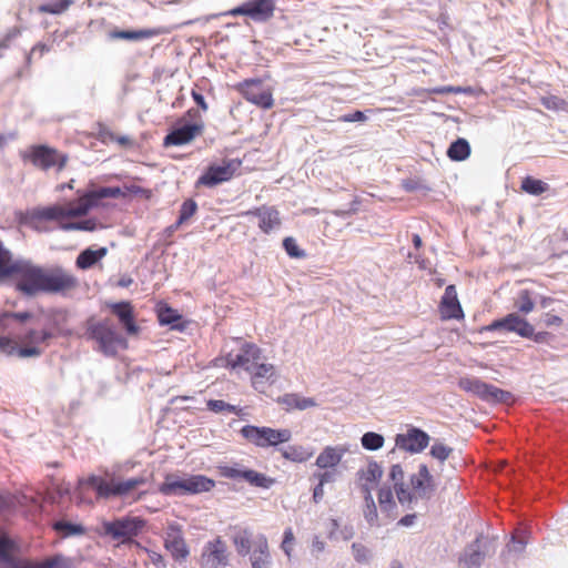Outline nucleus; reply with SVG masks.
I'll return each mask as SVG.
<instances>
[{
	"instance_id": "f257e3e1",
	"label": "nucleus",
	"mask_w": 568,
	"mask_h": 568,
	"mask_svg": "<svg viewBox=\"0 0 568 568\" xmlns=\"http://www.w3.org/2000/svg\"><path fill=\"white\" fill-rule=\"evenodd\" d=\"M16 274L20 277L18 290L28 296H34L40 292L60 293L78 285L77 277L62 267L47 271L23 260Z\"/></svg>"
},
{
	"instance_id": "f03ea898",
	"label": "nucleus",
	"mask_w": 568,
	"mask_h": 568,
	"mask_svg": "<svg viewBox=\"0 0 568 568\" xmlns=\"http://www.w3.org/2000/svg\"><path fill=\"white\" fill-rule=\"evenodd\" d=\"M215 481L204 475H176L168 474L159 486V491L164 496L181 497L210 491Z\"/></svg>"
},
{
	"instance_id": "7ed1b4c3",
	"label": "nucleus",
	"mask_w": 568,
	"mask_h": 568,
	"mask_svg": "<svg viewBox=\"0 0 568 568\" xmlns=\"http://www.w3.org/2000/svg\"><path fill=\"white\" fill-rule=\"evenodd\" d=\"M89 338L98 343V349L105 356H115L119 348H126V339L118 332L109 318L101 321H88Z\"/></svg>"
},
{
	"instance_id": "20e7f679",
	"label": "nucleus",
	"mask_w": 568,
	"mask_h": 568,
	"mask_svg": "<svg viewBox=\"0 0 568 568\" xmlns=\"http://www.w3.org/2000/svg\"><path fill=\"white\" fill-rule=\"evenodd\" d=\"M144 526L145 520L140 517L122 516L113 520H103L99 534L126 544L138 536Z\"/></svg>"
},
{
	"instance_id": "39448f33",
	"label": "nucleus",
	"mask_w": 568,
	"mask_h": 568,
	"mask_svg": "<svg viewBox=\"0 0 568 568\" xmlns=\"http://www.w3.org/2000/svg\"><path fill=\"white\" fill-rule=\"evenodd\" d=\"M488 331L503 329L505 332L516 333L521 337L531 338L536 343H547L550 337L548 332L535 333L534 326L518 313H509L506 316L494 321L487 326Z\"/></svg>"
},
{
	"instance_id": "423d86ee",
	"label": "nucleus",
	"mask_w": 568,
	"mask_h": 568,
	"mask_svg": "<svg viewBox=\"0 0 568 568\" xmlns=\"http://www.w3.org/2000/svg\"><path fill=\"white\" fill-rule=\"evenodd\" d=\"M409 481V495L413 497V500L410 503H405V505L402 506L406 509L413 510L419 499L429 500L434 496L437 485L435 477L432 475L426 464L418 465L417 473L410 476Z\"/></svg>"
},
{
	"instance_id": "0eeeda50",
	"label": "nucleus",
	"mask_w": 568,
	"mask_h": 568,
	"mask_svg": "<svg viewBox=\"0 0 568 568\" xmlns=\"http://www.w3.org/2000/svg\"><path fill=\"white\" fill-rule=\"evenodd\" d=\"M458 386L463 390L470 393L490 404H507L513 400L511 393L500 389L477 377H463L459 379Z\"/></svg>"
},
{
	"instance_id": "6e6552de",
	"label": "nucleus",
	"mask_w": 568,
	"mask_h": 568,
	"mask_svg": "<svg viewBox=\"0 0 568 568\" xmlns=\"http://www.w3.org/2000/svg\"><path fill=\"white\" fill-rule=\"evenodd\" d=\"M185 115L193 122H183L174 126L165 135L163 141L164 146L187 144L203 131L204 124L197 110L190 109Z\"/></svg>"
},
{
	"instance_id": "1a4fd4ad",
	"label": "nucleus",
	"mask_w": 568,
	"mask_h": 568,
	"mask_svg": "<svg viewBox=\"0 0 568 568\" xmlns=\"http://www.w3.org/2000/svg\"><path fill=\"white\" fill-rule=\"evenodd\" d=\"M89 213V205L81 204L80 199L77 203H69L68 205H49L43 207H36L30 212L32 220L59 221L62 223L64 219L80 217Z\"/></svg>"
},
{
	"instance_id": "9d476101",
	"label": "nucleus",
	"mask_w": 568,
	"mask_h": 568,
	"mask_svg": "<svg viewBox=\"0 0 568 568\" xmlns=\"http://www.w3.org/2000/svg\"><path fill=\"white\" fill-rule=\"evenodd\" d=\"M496 551V541L494 538L483 535L467 545L459 557L462 568H480L487 556H491Z\"/></svg>"
},
{
	"instance_id": "9b49d317",
	"label": "nucleus",
	"mask_w": 568,
	"mask_h": 568,
	"mask_svg": "<svg viewBox=\"0 0 568 568\" xmlns=\"http://www.w3.org/2000/svg\"><path fill=\"white\" fill-rule=\"evenodd\" d=\"M85 483L97 490L99 497L109 498L111 496L126 495L131 490L143 485L145 479L143 477H135L110 484L97 475H91L88 477Z\"/></svg>"
},
{
	"instance_id": "f8f14e48",
	"label": "nucleus",
	"mask_w": 568,
	"mask_h": 568,
	"mask_svg": "<svg viewBox=\"0 0 568 568\" xmlns=\"http://www.w3.org/2000/svg\"><path fill=\"white\" fill-rule=\"evenodd\" d=\"M240 166L241 161L239 160H224L221 164L213 163L197 179L195 186L214 187L230 181Z\"/></svg>"
},
{
	"instance_id": "ddd939ff",
	"label": "nucleus",
	"mask_w": 568,
	"mask_h": 568,
	"mask_svg": "<svg viewBox=\"0 0 568 568\" xmlns=\"http://www.w3.org/2000/svg\"><path fill=\"white\" fill-rule=\"evenodd\" d=\"M23 159L30 160L34 166L44 171L53 166L61 171L68 162L67 154L59 153L55 149L42 144L31 146L29 153L23 154Z\"/></svg>"
},
{
	"instance_id": "4468645a",
	"label": "nucleus",
	"mask_w": 568,
	"mask_h": 568,
	"mask_svg": "<svg viewBox=\"0 0 568 568\" xmlns=\"http://www.w3.org/2000/svg\"><path fill=\"white\" fill-rule=\"evenodd\" d=\"M275 11L274 0H247L229 11L231 16H246L254 22L263 23L271 20Z\"/></svg>"
},
{
	"instance_id": "2eb2a0df",
	"label": "nucleus",
	"mask_w": 568,
	"mask_h": 568,
	"mask_svg": "<svg viewBox=\"0 0 568 568\" xmlns=\"http://www.w3.org/2000/svg\"><path fill=\"white\" fill-rule=\"evenodd\" d=\"M221 475L233 480H244L251 486L265 489L271 488L275 483V479L267 477L266 475L256 470L245 468L240 464L221 467Z\"/></svg>"
},
{
	"instance_id": "dca6fc26",
	"label": "nucleus",
	"mask_w": 568,
	"mask_h": 568,
	"mask_svg": "<svg viewBox=\"0 0 568 568\" xmlns=\"http://www.w3.org/2000/svg\"><path fill=\"white\" fill-rule=\"evenodd\" d=\"M239 90L246 101L262 109H271L274 104L271 90L265 89L258 79L244 80L239 84Z\"/></svg>"
},
{
	"instance_id": "f3484780",
	"label": "nucleus",
	"mask_w": 568,
	"mask_h": 568,
	"mask_svg": "<svg viewBox=\"0 0 568 568\" xmlns=\"http://www.w3.org/2000/svg\"><path fill=\"white\" fill-rule=\"evenodd\" d=\"M430 436L423 429L409 426L403 434H397L395 445L404 452L418 454L423 452L429 444Z\"/></svg>"
},
{
	"instance_id": "a211bd4d",
	"label": "nucleus",
	"mask_w": 568,
	"mask_h": 568,
	"mask_svg": "<svg viewBox=\"0 0 568 568\" xmlns=\"http://www.w3.org/2000/svg\"><path fill=\"white\" fill-rule=\"evenodd\" d=\"M200 564L201 568H224L229 564L227 547L220 537L205 544Z\"/></svg>"
},
{
	"instance_id": "6ab92c4d",
	"label": "nucleus",
	"mask_w": 568,
	"mask_h": 568,
	"mask_svg": "<svg viewBox=\"0 0 568 568\" xmlns=\"http://www.w3.org/2000/svg\"><path fill=\"white\" fill-rule=\"evenodd\" d=\"M164 546L176 561H184L190 554L181 526L176 523L169 524L165 531Z\"/></svg>"
},
{
	"instance_id": "aec40b11",
	"label": "nucleus",
	"mask_w": 568,
	"mask_h": 568,
	"mask_svg": "<svg viewBox=\"0 0 568 568\" xmlns=\"http://www.w3.org/2000/svg\"><path fill=\"white\" fill-rule=\"evenodd\" d=\"M231 538L235 547L236 552L245 557L256 548V541L258 538H266L263 534H254V531L247 527L235 526L231 529Z\"/></svg>"
},
{
	"instance_id": "412c9836",
	"label": "nucleus",
	"mask_w": 568,
	"mask_h": 568,
	"mask_svg": "<svg viewBox=\"0 0 568 568\" xmlns=\"http://www.w3.org/2000/svg\"><path fill=\"white\" fill-rule=\"evenodd\" d=\"M106 306L110 307L111 312L118 317L128 335L139 333L140 328L134 321V311L130 302L121 301L108 303Z\"/></svg>"
},
{
	"instance_id": "4be33fe9",
	"label": "nucleus",
	"mask_w": 568,
	"mask_h": 568,
	"mask_svg": "<svg viewBox=\"0 0 568 568\" xmlns=\"http://www.w3.org/2000/svg\"><path fill=\"white\" fill-rule=\"evenodd\" d=\"M261 358L260 348L251 343L242 345L240 352L234 356L230 355L229 364L235 367H242L245 371H253V365Z\"/></svg>"
},
{
	"instance_id": "5701e85b",
	"label": "nucleus",
	"mask_w": 568,
	"mask_h": 568,
	"mask_svg": "<svg viewBox=\"0 0 568 568\" xmlns=\"http://www.w3.org/2000/svg\"><path fill=\"white\" fill-rule=\"evenodd\" d=\"M439 307L442 316L445 320H459L464 316L462 305L457 297V291L455 285H448L445 288Z\"/></svg>"
},
{
	"instance_id": "b1692460",
	"label": "nucleus",
	"mask_w": 568,
	"mask_h": 568,
	"mask_svg": "<svg viewBox=\"0 0 568 568\" xmlns=\"http://www.w3.org/2000/svg\"><path fill=\"white\" fill-rule=\"evenodd\" d=\"M388 476L394 483V489L399 504L405 505V503H410L413 497L409 495V487L404 483V470L402 466L399 464L393 465Z\"/></svg>"
},
{
	"instance_id": "393cba45",
	"label": "nucleus",
	"mask_w": 568,
	"mask_h": 568,
	"mask_svg": "<svg viewBox=\"0 0 568 568\" xmlns=\"http://www.w3.org/2000/svg\"><path fill=\"white\" fill-rule=\"evenodd\" d=\"M250 561L252 568H271L272 556L270 552L267 538H258L256 548L250 554Z\"/></svg>"
},
{
	"instance_id": "a878e982",
	"label": "nucleus",
	"mask_w": 568,
	"mask_h": 568,
	"mask_svg": "<svg viewBox=\"0 0 568 568\" xmlns=\"http://www.w3.org/2000/svg\"><path fill=\"white\" fill-rule=\"evenodd\" d=\"M253 214L258 217V226L264 233H270L281 225L278 211L272 206L258 207Z\"/></svg>"
},
{
	"instance_id": "bb28decb",
	"label": "nucleus",
	"mask_w": 568,
	"mask_h": 568,
	"mask_svg": "<svg viewBox=\"0 0 568 568\" xmlns=\"http://www.w3.org/2000/svg\"><path fill=\"white\" fill-rule=\"evenodd\" d=\"M8 568H68V562L62 555L53 556L41 562L18 560L13 558Z\"/></svg>"
},
{
	"instance_id": "cd10ccee",
	"label": "nucleus",
	"mask_w": 568,
	"mask_h": 568,
	"mask_svg": "<svg viewBox=\"0 0 568 568\" xmlns=\"http://www.w3.org/2000/svg\"><path fill=\"white\" fill-rule=\"evenodd\" d=\"M123 195L122 190L119 186L114 187H101L99 190L85 193L80 197L81 204L89 205V211L98 205L99 201L108 197L116 199Z\"/></svg>"
},
{
	"instance_id": "c85d7f7f",
	"label": "nucleus",
	"mask_w": 568,
	"mask_h": 568,
	"mask_svg": "<svg viewBox=\"0 0 568 568\" xmlns=\"http://www.w3.org/2000/svg\"><path fill=\"white\" fill-rule=\"evenodd\" d=\"M346 453V449L343 447H332L327 446L323 449V452L317 456L316 458V466L320 468H334L337 466L344 454Z\"/></svg>"
},
{
	"instance_id": "c756f323",
	"label": "nucleus",
	"mask_w": 568,
	"mask_h": 568,
	"mask_svg": "<svg viewBox=\"0 0 568 568\" xmlns=\"http://www.w3.org/2000/svg\"><path fill=\"white\" fill-rule=\"evenodd\" d=\"M277 403L283 405L286 410H305L316 406V402L311 397H303L295 393L284 394L277 398Z\"/></svg>"
},
{
	"instance_id": "7c9ffc66",
	"label": "nucleus",
	"mask_w": 568,
	"mask_h": 568,
	"mask_svg": "<svg viewBox=\"0 0 568 568\" xmlns=\"http://www.w3.org/2000/svg\"><path fill=\"white\" fill-rule=\"evenodd\" d=\"M108 254L106 247H100L98 250H92L88 247L83 250L77 257L75 265L80 270L91 268L94 264H97L101 258H103Z\"/></svg>"
},
{
	"instance_id": "2f4dec72",
	"label": "nucleus",
	"mask_w": 568,
	"mask_h": 568,
	"mask_svg": "<svg viewBox=\"0 0 568 568\" xmlns=\"http://www.w3.org/2000/svg\"><path fill=\"white\" fill-rule=\"evenodd\" d=\"M22 260L12 261L9 250L0 242V277H7L16 274L21 266Z\"/></svg>"
},
{
	"instance_id": "473e14b6",
	"label": "nucleus",
	"mask_w": 568,
	"mask_h": 568,
	"mask_svg": "<svg viewBox=\"0 0 568 568\" xmlns=\"http://www.w3.org/2000/svg\"><path fill=\"white\" fill-rule=\"evenodd\" d=\"M362 491L364 494L365 501V508L363 510L364 518L369 524V526H378V514L372 495V488L367 485H362Z\"/></svg>"
},
{
	"instance_id": "72a5a7b5",
	"label": "nucleus",
	"mask_w": 568,
	"mask_h": 568,
	"mask_svg": "<svg viewBox=\"0 0 568 568\" xmlns=\"http://www.w3.org/2000/svg\"><path fill=\"white\" fill-rule=\"evenodd\" d=\"M446 153L452 161H464L470 155V144L466 139L458 138L450 143Z\"/></svg>"
},
{
	"instance_id": "f704fd0d",
	"label": "nucleus",
	"mask_w": 568,
	"mask_h": 568,
	"mask_svg": "<svg viewBox=\"0 0 568 568\" xmlns=\"http://www.w3.org/2000/svg\"><path fill=\"white\" fill-rule=\"evenodd\" d=\"M241 435L258 447H266V427L245 425L240 430Z\"/></svg>"
},
{
	"instance_id": "c9c22d12",
	"label": "nucleus",
	"mask_w": 568,
	"mask_h": 568,
	"mask_svg": "<svg viewBox=\"0 0 568 568\" xmlns=\"http://www.w3.org/2000/svg\"><path fill=\"white\" fill-rule=\"evenodd\" d=\"M158 34V31L153 29H141V30H113L110 32L112 39L138 41L142 39L152 38Z\"/></svg>"
},
{
	"instance_id": "e433bc0d",
	"label": "nucleus",
	"mask_w": 568,
	"mask_h": 568,
	"mask_svg": "<svg viewBox=\"0 0 568 568\" xmlns=\"http://www.w3.org/2000/svg\"><path fill=\"white\" fill-rule=\"evenodd\" d=\"M158 318L161 325H170L174 329L182 331L184 325L182 322V315L170 306H164L159 310Z\"/></svg>"
},
{
	"instance_id": "4c0bfd02",
	"label": "nucleus",
	"mask_w": 568,
	"mask_h": 568,
	"mask_svg": "<svg viewBox=\"0 0 568 568\" xmlns=\"http://www.w3.org/2000/svg\"><path fill=\"white\" fill-rule=\"evenodd\" d=\"M359 479L364 480L363 485H367L369 483H378L383 476V468L379 464L374 460H371L367 465L366 469H359L357 471Z\"/></svg>"
},
{
	"instance_id": "58836bf2",
	"label": "nucleus",
	"mask_w": 568,
	"mask_h": 568,
	"mask_svg": "<svg viewBox=\"0 0 568 568\" xmlns=\"http://www.w3.org/2000/svg\"><path fill=\"white\" fill-rule=\"evenodd\" d=\"M292 438V432L287 428L274 429L266 427V447L287 443Z\"/></svg>"
},
{
	"instance_id": "ea45409f",
	"label": "nucleus",
	"mask_w": 568,
	"mask_h": 568,
	"mask_svg": "<svg viewBox=\"0 0 568 568\" xmlns=\"http://www.w3.org/2000/svg\"><path fill=\"white\" fill-rule=\"evenodd\" d=\"M282 455L287 460L303 463L308 460L312 457L313 453L306 450L302 446H288L282 449Z\"/></svg>"
},
{
	"instance_id": "a19ab883",
	"label": "nucleus",
	"mask_w": 568,
	"mask_h": 568,
	"mask_svg": "<svg viewBox=\"0 0 568 568\" xmlns=\"http://www.w3.org/2000/svg\"><path fill=\"white\" fill-rule=\"evenodd\" d=\"M521 189L531 195H540L548 190V184L532 176H526L521 181Z\"/></svg>"
},
{
	"instance_id": "79ce46f5",
	"label": "nucleus",
	"mask_w": 568,
	"mask_h": 568,
	"mask_svg": "<svg viewBox=\"0 0 568 568\" xmlns=\"http://www.w3.org/2000/svg\"><path fill=\"white\" fill-rule=\"evenodd\" d=\"M54 529L64 537L83 535L85 529L80 524L60 520L54 524Z\"/></svg>"
},
{
	"instance_id": "37998d69",
	"label": "nucleus",
	"mask_w": 568,
	"mask_h": 568,
	"mask_svg": "<svg viewBox=\"0 0 568 568\" xmlns=\"http://www.w3.org/2000/svg\"><path fill=\"white\" fill-rule=\"evenodd\" d=\"M453 453L454 449L452 447L439 440H435L429 450V455L440 464L449 459Z\"/></svg>"
},
{
	"instance_id": "c03bdc74",
	"label": "nucleus",
	"mask_w": 568,
	"mask_h": 568,
	"mask_svg": "<svg viewBox=\"0 0 568 568\" xmlns=\"http://www.w3.org/2000/svg\"><path fill=\"white\" fill-rule=\"evenodd\" d=\"M384 442V436L375 432H367L361 438L362 446L372 452L382 448Z\"/></svg>"
},
{
	"instance_id": "a18cd8bd",
	"label": "nucleus",
	"mask_w": 568,
	"mask_h": 568,
	"mask_svg": "<svg viewBox=\"0 0 568 568\" xmlns=\"http://www.w3.org/2000/svg\"><path fill=\"white\" fill-rule=\"evenodd\" d=\"M515 307L523 314H528L534 310L535 303L528 290H521L518 293L515 300Z\"/></svg>"
},
{
	"instance_id": "49530a36",
	"label": "nucleus",
	"mask_w": 568,
	"mask_h": 568,
	"mask_svg": "<svg viewBox=\"0 0 568 568\" xmlns=\"http://www.w3.org/2000/svg\"><path fill=\"white\" fill-rule=\"evenodd\" d=\"M59 227L62 231H88L92 232L97 229V222L92 219H88L79 222H62Z\"/></svg>"
},
{
	"instance_id": "de8ad7c7",
	"label": "nucleus",
	"mask_w": 568,
	"mask_h": 568,
	"mask_svg": "<svg viewBox=\"0 0 568 568\" xmlns=\"http://www.w3.org/2000/svg\"><path fill=\"white\" fill-rule=\"evenodd\" d=\"M378 503L383 511H389L396 507L390 487L383 486L379 488Z\"/></svg>"
},
{
	"instance_id": "09e8293b",
	"label": "nucleus",
	"mask_w": 568,
	"mask_h": 568,
	"mask_svg": "<svg viewBox=\"0 0 568 568\" xmlns=\"http://www.w3.org/2000/svg\"><path fill=\"white\" fill-rule=\"evenodd\" d=\"M197 210V204L193 199L185 200L180 209V215L178 219V225H182L185 223L189 219H191Z\"/></svg>"
},
{
	"instance_id": "8fccbe9b",
	"label": "nucleus",
	"mask_w": 568,
	"mask_h": 568,
	"mask_svg": "<svg viewBox=\"0 0 568 568\" xmlns=\"http://www.w3.org/2000/svg\"><path fill=\"white\" fill-rule=\"evenodd\" d=\"M253 383L256 384L260 378L270 379L274 373V366L272 364H258L257 362L253 365Z\"/></svg>"
},
{
	"instance_id": "3c124183",
	"label": "nucleus",
	"mask_w": 568,
	"mask_h": 568,
	"mask_svg": "<svg viewBox=\"0 0 568 568\" xmlns=\"http://www.w3.org/2000/svg\"><path fill=\"white\" fill-rule=\"evenodd\" d=\"M73 3L72 0H59L53 3H44L41 4L39 10L44 13L51 14H60L69 9V7Z\"/></svg>"
},
{
	"instance_id": "603ef678",
	"label": "nucleus",
	"mask_w": 568,
	"mask_h": 568,
	"mask_svg": "<svg viewBox=\"0 0 568 568\" xmlns=\"http://www.w3.org/2000/svg\"><path fill=\"white\" fill-rule=\"evenodd\" d=\"M13 549V541L8 536H0V560L4 562L7 566L14 558L11 555V550Z\"/></svg>"
},
{
	"instance_id": "864d4df0",
	"label": "nucleus",
	"mask_w": 568,
	"mask_h": 568,
	"mask_svg": "<svg viewBox=\"0 0 568 568\" xmlns=\"http://www.w3.org/2000/svg\"><path fill=\"white\" fill-rule=\"evenodd\" d=\"M53 334L49 331L38 332L36 329H30L23 337V341L29 344H38V343H47L50 338H52Z\"/></svg>"
},
{
	"instance_id": "5fc2aeb1",
	"label": "nucleus",
	"mask_w": 568,
	"mask_h": 568,
	"mask_svg": "<svg viewBox=\"0 0 568 568\" xmlns=\"http://www.w3.org/2000/svg\"><path fill=\"white\" fill-rule=\"evenodd\" d=\"M283 247L288 256L294 258H302L306 256L304 250L300 248L295 239L288 236L283 240Z\"/></svg>"
},
{
	"instance_id": "6e6d98bb",
	"label": "nucleus",
	"mask_w": 568,
	"mask_h": 568,
	"mask_svg": "<svg viewBox=\"0 0 568 568\" xmlns=\"http://www.w3.org/2000/svg\"><path fill=\"white\" fill-rule=\"evenodd\" d=\"M352 552L358 564H368L372 558L371 550L358 542L352 545Z\"/></svg>"
},
{
	"instance_id": "4d7b16f0",
	"label": "nucleus",
	"mask_w": 568,
	"mask_h": 568,
	"mask_svg": "<svg viewBox=\"0 0 568 568\" xmlns=\"http://www.w3.org/2000/svg\"><path fill=\"white\" fill-rule=\"evenodd\" d=\"M206 405L209 410L213 413H236V407L234 405H231L222 399H210Z\"/></svg>"
},
{
	"instance_id": "13d9d810",
	"label": "nucleus",
	"mask_w": 568,
	"mask_h": 568,
	"mask_svg": "<svg viewBox=\"0 0 568 568\" xmlns=\"http://www.w3.org/2000/svg\"><path fill=\"white\" fill-rule=\"evenodd\" d=\"M527 541L523 537L513 536L507 545L509 552L521 554L526 548Z\"/></svg>"
},
{
	"instance_id": "bf43d9fd",
	"label": "nucleus",
	"mask_w": 568,
	"mask_h": 568,
	"mask_svg": "<svg viewBox=\"0 0 568 568\" xmlns=\"http://www.w3.org/2000/svg\"><path fill=\"white\" fill-rule=\"evenodd\" d=\"M97 135H98V139L102 143H109V142H112V141L115 140L114 133L108 126H105L102 123H98V133H97Z\"/></svg>"
},
{
	"instance_id": "052dcab7",
	"label": "nucleus",
	"mask_w": 568,
	"mask_h": 568,
	"mask_svg": "<svg viewBox=\"0 0 568 568\" xmlns=\"http://www.w3.org/2000/svg\"><path fill=\"white\" fill-rule=\"evenodd\" d=\"M294 541V535H293V531L291 528H287L285 531H284V536H283V541H282V545H281V548L282 550L284 551V554L287 556V557H291L292 555V544Z\"/></svg>"
},
{
	"instance_id": "680f3d73",
	"label": "nucleus",
	"mask_w": 568,
	"mask_h": 568,
	"mask_svg": "<svg viewBox=\"0 0 568 568\" xmlns=\"http://www.w3.org/2000/svg\"><path fill=\"white\" fill-rule=\"evenodd\" d=\"M16 354H18V356H20V357H38L41 355V349L39 347L34 346V344H31V346H24V347L18 346Z\"/></svg>"
},
{
	"instance_id": "e2e57ef3",
	"label": "nucleus",
	"mask_w": 568,
	"mask_h": 568,
	"mask_svg": "<svg viewBox=\"0 0 568 568\" xmlns=\"http://www.w3.org/2000/svg\"><path fill=\"white\" fill-rule=\"evenodd\" d=\"M32 317H33V314L30 312H17V313L6 312L2 314V317L0 318V321L2 318H14L18 322L24 323V322L31 320Z\"/></svg>"
},
{
	"instance_id": "0e129e2a",
	"label": "nucleus",
	"mask_w": 568,
	"mask_h": 568,
	"mask_svg": "<svg viewBox=\"0 0 568 568\" xmlns=\"http://www.w3.org/2000/svg\"><path fill=\"white\" fill-rule=\"evenodd\" d=\"M18 345L13 343L10 338L0 337V351L8 354L13 355L17 353Z\"/></svg>"
},
{
	"instance_id": "69168bd1",
	"label": "nucleus",
	"mask_w": 568,
	"mask_h": 568,
	"mask_svg": "<svg viewBox=\"0 0 568 568\" xmlns=\"http://www.w3.org/2000/svg\"><path fill=\"white\" fill-rule=\"evenodd\" d=\"M544 104L547 109H555V110H565V105H568L567 102H565L564 100H561L557 97H550V98L546 99Z\"/></svg>"
},
{
	"instance_id": "338daca9",
	"label": "nucleus",
	"mask_w": 568,
	"mask_h": 568,
	"mask_svg": "<svg viewBox=\"0 0 568 568\" xmlns=\"http://www.w3.org/2000/svg\"><path fill=\"white\" fill-rule=\"evenodd\" d=\"M366 120V115L362 111H355L353 113L345 114L341 118L343 122H363Z\"/></svg>"
},
{
	"instance_id": "774afa93",
	"label": "nucleus",
	"mask_w": 568,
	"mask_h": 568,
	"mask_svg": "<svg viewBox=\"0 0 568 568\" xmlns=\"http://www.w3.org/2000/svg\"><path fill=\"white\" fill-rule=\"evenodd\" d=\"M315 477L318 478V483L323 486L327 483H332L335 480L336 471L335 470H326L324 473L314 474Z\"/></svg>"
}]
</instances>
